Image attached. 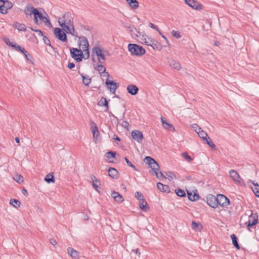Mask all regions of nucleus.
Returning a JSON list of instances; mask_svg holds the SVG:
<instances>
[{
  "label": "nucleus",
  "instance_id": "nucleus-37",
  "mask_svg": "<svg viewBox=\"0 0 259 259\" xmlns=\"http://www.w3.org/2000/svg\"><path fill=\"white\" fill-rule=\"evenodd\" d=\"M10 204L14 207L18 208L20 207L21 202L17 199H12L10 200Z\"/></svg>",
  "mask_w": 259,
  "mask_h": 259
},
{
  "label": "nucleus",
  "instance_id": "nucleus-47",
  "mask_svg": "<svg viewBox=\"0 0 259 259\" xmlns=\"http://www.w3.org/2000/svg\"><path fill=\"white\" fill-rule=\"evenodd\" d=\"M4 6H5L7 10L8 11V10L11 9L13 7V4L12 2L10 1H7V2H5L3 3Z\"/></svg>",
  "mask_w": 259,
  "mask_h": 259
},
{
  "label": "nucleus",
  "instance_id": "nucleus-2",
  "mask_svg": "<svg viewBox=\"0 0 259 259\" xmlns=\"http://www.w3.org/2000/svg\"><path fill=\"white\" fill-rule=\"evenodd\" d=\"M128 50L132 55L141 56L145 53V50L142 46L135 44H129Z\"/></svg>",
  "mask_w": 259,
  "mask_h": 259
},
{
  "label": "nucleus",
  "instance_id": "nucleus-16",
  "mask_svg": "<svg viewBox=\"0 0 259 259\" xmlns=\"http://www.w3.org/2000/svg\"><path fill=\"white\" fill-rule=\"evenodd\" d=\"M36 17L39 19L41 22H44L47 26H52V24L50 20L45 16H44L42 14L38 11L37 10L36 14L35 15Z\"/></svg>",
  "mask_w": 259,
  "mask_h": 259
},
{
  "label": "nucleus",
  "instance_id": "nucleus-4",
  "mask_svg": "<svg viewBox=\"0 0 259 259\" xmlns=\"http://www.w3.org/2000/svg\"><path fill=\"white\" fill-rule=\"evenodd\" d=\"M92 53L96 54L98 57V61L100 64H104L106 61V57L102 52V49L98 46L94 47L92 49Z\"/></svg>",
  "mask_w": 259,
  "mask_h": 259
},
{
  "label": "nucleus",
  "instance_id": "nucleus-27",
  "mask_svg": "<svg viewBox=\"0 0 259 259\" xmlns=\"http://www.w3.org/2000/svg\"><path fill=\"white\" fill-rule=\"evenodd\" d=\"M98 105L99 106H105L106 109L105 111L108 110V101L104 97H102L99 102L98 103Z\"/></svg>",
  "mask_w": 259,
  "mask_h": 259
},
{
  "label": "nucleus",
  "instance_id": "nucleus-59",
  "mask_svg": "<svg viewBox=\"0 0 259 259\" xmlns=\"http://www.w3.org/2000/svg\"><path fill=\"white\" fill-rule=\"evenodd\" d=\"M90 179L92 180L94 183H100L99 181L96 178V177L93 175H91L90 176Z\"/></svg>",
  "mask_w": 259,
  "mask_h": 259
},
{
  "label": "nucleus",
  "instance_id": "nucleus-32",
  "mask_svg": "<svg viewBox=\"0 0 259 259\" xmlns=\"http://www.w3.org/2000/svg\"><path fill=\"white\" fill-rule=\"evenodd\" d=\"M231 238L232 239V243L233 244V245L237 249H239L240 248V247L238 244V238L236 236V235H235L234 234H233L231 235Z\"/></svg>",
  "mask_w": 259,
  "mask_h": 259
},
{
  "label": "nucleus",
  "instance_id": "nucleus-52",
  "mask_svg": "<svg viewBox=\"0 0 259 259\" xmlns=\"http://www.w3.org/2000/svg\"><path fill=\"white\" fill-rule=\"evenodd\" d=\"M171 34L174 37L177 38L181 37L180 33L178 31L172 30L171 32Z\"/></svg>",
  "mask_w": 259,
  "mask_h": 259
},
{
  "label": "nucleus",
  "instance_id": "nucleus-62",
  "mask_svg": "<svg viewBox=\"0 0 259 259\" xmlns=\"http://www.w3.org/2000/svg\"><path fill=\"white\" fill-rule=\"evenodd\" d=\"M30 29L33 31H35L36 32H37L38 33V34L40 36H44V34H43V32L40 30H37V29H33L32 28L30 27Z\"/></svg>",
  "mask_w": 259,
  "mask_h": 259
},
{
  "label": "nucleus",
  "instance_id": "nucleus-44",
  "mask_svg": "<svg viewBox=\"0 0 259 259\" xmlns=\"http://www.w3.org/2000/svg\"><path fill=\"white\" fill-rule=\"evenodd\" d=\"M124 159L127 163V164L133 168L134 170L136 171H138V169L136 167V166L132 163V162L128 159L126 157H124Z\"/></svg>",
  "mask_w": 259,
  "mask_h": 259
},
{
  "label": "nucleus",
  "instance_id": "nucleus-42",
  "mask_svg": "<svg viewBox=\"0 0 259 259\" xmlns=\"http://www.w3.org/2000/svg\"><path fill=\"white\" fill-rule=\"evenodd\" d=\"M14 180L16 181L18 183L21 184L24 181L23 177L21 175H17L14 178Z\"/></svg>",
  "mask_w": 259,
  "mask_h": 259
},
{
  "label": "nucleus",
  "instance_id": "nucleus-15",
  "mask_svg": "<svg viewBox=\"0 0 259 259\" xmlns=\"http://www.w3.org/2000/svg\"><path fill=\"white\" fill-rule=\"evenodd\" d=\"M103 64H98L96 66L94 67L95 69H97L101 75L106 76L108 78L109 77V74L108 72H106V68L103 65Z\"/></svg>",
  "mask_w": 259,
  "mask_h": 259
},
{
  "label": "nucleus",
  "instance_id": "nucleus-64",
  "mask_svg": "<svg viewBox=\"0 0 259 259\" xmlns=\"http://www.w3.org/2000/svg\"><path fill=\"white\" fill-rule=\"evenodd\" d=\"M50 242L53 245H56L57 244V241L55 239L51 238L50 239Z\"/></svg>",
  "mask_w": 259,
  "mask_h": 259
},
{
  "label": "nucleus",
  "instance_id": "nucleus-19",
  "mask_svg": "<svg viewBox=\"0 0 259 259\" xmlns=\"http://www.w3.org/2000/svg\"><path fill=\"white\" fill-rule=\"evenodd\" d=\"M91 130L93 135V137L95 138H97L99 135V132L97 125L95 122L92 120H90Z\"/></svg>",
  "mask_w": 259,
  "mask_h": 259
},
{
  "label": "nucleus",
  "instance_id": "nucleus-20",
  "mask_svg": "<svg viewBox=\"0 0 259 259\" xmlns=\"http://www.w3.org/2000/svg\"><path fill=\"white\" fill-rule=\"evenodd\" d=\"M127 91L128 93L134 96L138 94L139 88L136 85L130 84L127 86Z\"/></svg>",
  "mask_w": 259,
  "mask_h": 259
},
{
  "label": "nucleus",
  "instance_id": "nucleus-43",
  "mask_svg": "<svg viewBox=\"0 0 259 259\" xmlns=\"http://www.w3.org/2000/svg\"><path fill=\"white\" fill-rule=\"evenodd\" d=\"M116 154V152L112 151H108L107 153H106V156L109 159L114 158H115Z\"/></svg>",
  "mask_w": 259,
  "mask_h": 259
},
{
  "label": "nucleus",
  "instance_id": "nucleus-34",
  "mask_svg": "<svg viewBox=\"0 0 259 259\" xmlns=\"http://www.w3.org/2000/svg\"><path fill=\"white\" fill-rule=\"evenodd\" d=\"M169 64L171 67H172L173 68L177 69L178 70H180L181 68L180 64L179 62H178L175 60L170 61L169 62Z\"/></svg>",
  "mask_w": 259,
  "mask_h": 259
},
{
  "label": "nucleus",
  "instance_id": "nucleus-1",
  "mask_svg": "<svg viewBox=\"0 0 259 259\" xmlns=\"http://www.w3.org/2000/svg\"><path fill=\"white\" fill-rule=\"evenodd\" d=\"M58 23L63 29L72 26L73 24V18L71 16V13L66 12L61 17H59Z\"/></svg>",
  "mask_w": 259,
  "mask_h": 259
},
{
  "label": "nucleus",
  "instance_id": "nucleus-10",
  "mask_svg": "<svg viewBox=\"0 0 259 259\" xmlns=\"http://www.w3.org/2000/svg\"><path fill=\"white\" fill-rule=\"evenodd\" d=\"M185 3L193 9L196 10L202 9V6L196 0H185Z\"/></svg>",
  "mask_w": 259,
  "mask_h": 259
},
{
  "label": "nucleus",
  "instance_id": "nucleus-11",
  "mask_svg": "<svg viewBox=\"0 0 259 259\" xmlns=\"http://www.w3.org/2000/svg\"><path fill=\"white\" fill-rule=\"evenodd\" d=\"M148 42L149 44H148V46L152 47L154 50L160 51L162 49V46L161 44L151 37L148 38Z\"/></svg>",
  "mask_w": 259,
  "mask_h": 259
},
{
  "label": "nucleus",
  "instance_id": "nucleus-3",
  "mask_svg": "<svg viewBox=\"0 0 259 259\" xmlns=\"http://www.w3.org/2000/svg\"><path fill=\"white\" fill-rule=\"evenodd\" d=\"M70 51L71 56L72 58H73L78 62H80L82 61L84 56L82 51L81 49L72 48H70Z\"/></svg>",
  "mask_w": 259,
  "mask_h": 259
},
{
  "label": "nucleus",
  "instance_id": "nucleus-46",
  "mask_svg": "<svg viewBox=\"0 0 259 259\" xmlns=\"http://www.w3.org/2000/svg\"><path fill=\"white\" fill-rule=\"evenodd\" d=\"M182 156L187 160L188 162H191L193 159L190 156H189L187 152H183L182 154Z\"/></svg>",
  "mask_w": 259,
  "mask_h": 259
},
{
  "label": "nucleus",
  "instance_id": "nucleus-13",
  "mask_svg": "<svg viewBox=\"0 0 259 259\" xmlns=\"http://www.w3.org/2000/svg\"><path fill=\"white\" fill-rule=\"evenodd\" d=\"M37 11V9L34 8L32 5L28 4L25 8L24 13L27 17L28 16L31 17L32 15L34 16Z\"/></svg>",
  "mask_w": 259,
  "mask_h": 259
},
{
  "label": "nucleus",
  "instance_id": "nucleus-17",
  "mask_svg": "<svg viewBox=\"0 0 259 259\" xmlns=\"http://www.w3.org/2000/svg\"><path fill=\"white\" fill-rule=\"evenodd\" d=\"M229 174L230 177L236 183L240 184L241 183L240 180L241 179L236 171L231 169L230 170Z\"/></svg>",
  "mask_w": 259,
  "mask_h": 259
},
{
  "label": "nucleus",
  "instance_id": "nucleus-63",
  "mask_svg": "<svg viewBox=\"0 0 259 259\" xmlns=\"http://www.w3.org/2000/svg\"><path fill=\"white\" fill-rule=\"evenodd\" d=\"M74 67H75V64L73 63L69 62V63L68 64V67L70 69H73Z\"/></svg>",
  "mask_w": 259,
  "mask_h": 259
},
{
  "label": "nucleus",
  "instance_id": "nucleus-45",
  "mask_svg": "<svg viewBox=\"0 0 259 259\" xmlns=\"http://www.w3.org/2000/svg\"><path fill=\"white\" fill-rule=\"evenodd\" d=\"M135 197L139 200L140 201L144 198L143 194L139 191H137L135 193Z\"/></svg>",
  "mask_w": 259,
  "mask_h": 259
},
{
  "label": "nucleus",
  "instance_id": "nucleus-23",
  "mask_svg": "<svg viewBox=\"0 0 259 259\" xmlns=\"http://www.w3.org/2000/svg\"><path fill=\"white\" fill-rule=\"evenodd\" d=\"M109 176L112 179L118 178V171L114 168L110 167L108 170Z\"/></svg>",
  "mask_w": 259,
  "mask_h": 259
},
{
  "label": "nucleus",
  "instance_id": "nucleus-53",
  "mask_svg": "<svg viewBox=\"0 0 259 259\" xmlns=\"http://www.w3.org/2000/svg\"><path fill=\"white\" fill-rule=\"evenodd\" d=\"M123 27L126 29L127 31L130 32L132 31L131 25L127 23H122Z\"/></svg>",
  "mask_w": 259,
  "mask_h": 259
},
{
  "label": "nucleus",
  "instance_id": "nucleus-48",
  "mask_svg": "<svg viewBox=\"0 0 259 259\" xmlns=\"http://www.w3.org/2000/svg\"><path fill=\"white\" fill-rule=\"evenodd\" d=\"M162 126L166 129H168V127H171L173 128V131H175V127L172 124L167 123L166 122H162Z\"/></svg>",
  "mask_w": 259,
  "mask_h": 259
},
{
  "label": "nucleus",
  "instance_id": "nucleus-58",
  "mask_svg": "<svg viewBox=\"0 0 259 259\" xmlns=\"http://www.w3.org/2000/svg\"><path fill=\"white\" fill-rule=\"evenodd\" d=\"M192 128H193L195 131L197 133L198 132L201 130V128L199 127L197 124H194L192 125Z\"/></svg>",
  "mask_w": 259,
  "mask_h": 259
},
{
  "label": "nucleus",
  "instance_id": "nucleus-61",
  "mask_svg": "<svg viewBox=\"0 0 259 259\" xmlns=\"http://www.w3.org/2000/svg\"><path fill=\"white\" fill-rule=\"evenodd\" d=\"M25 57L26 59H27V60L32 62V61L33 59L32 57H31V56L28 53H27V54L25 56Z\"/></svg>",
  "mask_w": 259,
  "mask_h": 259
},
{
  "label": "nucleus",
  "instance_id": "nucleus-24",
  "mask_svg": "<svg viewBox=\"0 0 259 259\" xmlns=\"http://www.w3.org/2000/svg\"><path fill=\"white\" fill-rule=\"evenodd\" d=\"M63 30L66 32V33L70 34L72 36L77 37L78 34L77 32L75 30L74 25H72V26H70L68 27L67 28H65V29H63Z\"/></svg>",
  "mask_w": 259,
  "mask_h": 259
},
{
  "label": "nucleus",
  "instance_id": "nucleus-54",
  "mask_svg": "<svg viewBox=\"0 0 259 259\" xmlns=\"http://www.w3.org/2000/svg\"><path fill=\"white\" fill-rule=\"evenodd\" d=\"M43 39H44V43L45 44L49 45V46H51L52 48H53V47L51 46L50 40L47 38V37L46 36H44V35L43 36Z\"/></svg>",
  "mask_w": 259,
  "mask_h": 259
},
{
  "label": "nucleus",
  "instance_id": "nucleus-8",
  "mask_svg": "<svg viewBox=\"0 0 259 259\" xmlns=\"http://www.w3.org/2000/svg\"><path fill=\"white\" fill-rule=\"evenodd\" d=\"M217 196L215 197L212 194H208L206 197L207 204L213 208L218 207V200Z\"/></svg>",
  "mask_w": 259,
  "mask_h": 259
},
{
  "label": "nucleus",
  "instance_id": "nucleus-31",
  "mask_svg": "<svg viewBox=\"0 0 259 259\" xmlns=\"http://www.w3.org/2000/svg\"><path fill=\"white\" fill-rule=\"evenodd\" d=\"M131 8L136 9L139 7V3L137 0H126Z\"/></svg>",
  "mask_w": 259,
  "mask_h": 259
},
{
  "label": "nucleus",
  "instance_id": "nucleus-29",
  "mask_svg": "<svg viewBox=\"0 0 259 259\" xmlns=\"http://www.w3.org/2000/svg\"><path fill=\"white\" fill-rule=\"evenodd\" d=\"M187 195L188 199L192 201H196L199 198V195L196 193H194V194H192L191 192L187 191Z\"/></svg>",
  "mask_w": 259,
  "mask_h": 259
},
{
  "label": "nucleus",
  "instance_id": "nucleus-18",
  "mask_svg": "<svg viewBox=\"0 0 259 259\" xmlns=\"http://www.w3.org/2000/svg\"><path fill=\"white\" fill-rule=\"evenodd\" d=\"M105 83L107 85H109V89L111 91H113V93H114L116 90L119 86V84L115 82L113 80H109L108 78L106 80Z\"/></svg>",
  "mask_w": 259,
  "mask_h": 259
},
{
  "label": "nucleus",
  "instance_id": "nucleus-35",
  "mask_svg": "<svg viewBox=\"0 0 259 259\" xmlns=\"http://www.w3.org/2000/svg\"><path fill=\"white\" fill-rule=\"evenodd\" d=\"M4 41L8 46L12 47L14 50L16 49L17 45H18L16 43H14L13 42H11L10 40L8 38H4Z\"/></svg>",
  "mask_w": 259,
  "mask_h": 259
},
{
  "label": "nucleus",
  "instance_id": "nucleus-26",
  "mask_svg": "<svg viewBox=\"0 0 259 259\" xmlns=\"http://www.w3.org/2000/svg\"><path fill=\"white\" fill-rule=\"evenodd\" d=\"M139 203L140 208L143 211H146L149 208L147 202L146 201V200L144 198L142 200L139 201Z\"/></svg>",
  "mask_w": 259,
  "mask_h": 259
},
{
  "label": "nucleus",
  "instance_id": "nucleus-7",
  "mask_svg": "<svg viewBox=\"0 0 259 259\" xmlns=\"http://www.w3.org/2000/svg\"><path fill=\"white\" fill-rule=\"evenodd\" d=\"M258 223V215L256 214L251 213L248 217V221L245 224L248 229L250 230V228L255 226Z\"/></svg>",
  "mask_w": 259,
  "mask_h": 259
},
{
  "label": "nucleus",
  "instance_id": "nucleus-9",
  "mask_svg": "<svg viewBox=\"0 0 259 259\" xmlns=\"http://www.w3.org/2000/svg\"><path fill=\"white\" fill-rule=\"evenodd\" d=\"M218 206L227 207L230 204V200L223 194L217 195Z\"/></svg>",
  "mask_w": 259,
  "mask_h": 259
},
{
  "label": "nucleus",
  "instance_id": "nucleus-28",
  "mask_svg": "<svg viewBox=\"0 0 259 259\" xmlns=\"http://www.w3.org/2000/svg\"><path fill=\"white\" fill-rule=\"evenodd\" d=\"M253 186H251V188L254 192L255 196L259 197V185L257 183H255L254 181L252 182Z\"/></svg>",
  "mask_w": 259,
  "mask_h": 259
},
{
  "label": "nucleus",
  "instance_id": "nucleus-41",
  "mask_svg": "<svg viewBox=\"0 0 259 259\" xmlns=\"http://www.w3.org/2000/svg\"><path fill=\"white\" fill-rule=\"evenodd\" d=\"M15 50L18 52H21L24 54V56H25L27 54V53H28L27 51L24 48L21 47L20 46L18 45H17V47Z\"/></svg>",
  "mask_w": 259,
  "mask_h": 259
},
{
  "label": "nucleus",
  "instance_id": "nucleus-30",
  "mask_svg": "<svg viewBox=\"0 0 259 259\" xmlns=\"http://www.w3.org/2000/svg\"><path fill=\"white\" fill-rule=\"evenodd\" d=\"M45 181L48 184L54 183L55 179L53 174L52 173L48 174L45 178Z\"/></svg>",
  "mask_w": 259,
  "mask_h": 259
},
{
  "label": "nucleus",
  "instance_id": "nucleus-51",
  "mask_svg": "<svg viewBox=\"0 0 259 259\" xmlns=\"http://www.w3.org/2000/svg\"><path fill=\"white\" fill-rule=\"evenodd\" d=\"M165 174L168 177V179L170 181L172 180L174 177L176 178L175 175L171 171H167Z\"/></svg>",
  "mask_w": 259,
  "mask_h": 259
},
{
  "label": "nucleus",
  "instance_id": "nucleus-5",
  "mask_svg": "<svg viewBox=\"0 0 259 259\" xmlns=\"http://www.w3.org/2000/svg\"><path fill=\"white\" fill-rule=\"evenodd\" d=\"M54 33L56 37L59 40L65 42L67 41V37L65 32L62 28L56 27L54 29Z\"/></svg>",
  "mask_w": 259,
  "mask_h": 259
},
{
  "label": "nucleus",
  "instance_id": "nucleus-60",
  "mask_svg": "<svg viewBox=\"0 0 259 259\" xmlns=\"http://www.w3.org/2000/svg\"><path fill=\"white\" fill-rule=\"evenodd\" d=\"M121 125L125 128H126L127 130L128 129V126H130V124L128 122L123 121Z\"/></svg>",
  "mask_w": 259,
  "mask_h": 259
},
{
  "label": "nucleus",
  "instance_id": "nucleus-36",
  "mask_svg": "<svg viewBox=\"0 0 259 259\" xmlns=\"http://www.w3.org/2000/svg\"><path fill=\"white\" fill-rule=\"evenodd\" d=\"M15 27L19 31H26V27L25 24L16 22Z\"/></svg>",
  "mask_w": 259,
  "mask_h": 259
},
{
  "label": "nucleus",
  "instance_id": "nucleus-56",
  "mask_svg": "<svg viewBox=\"0 0 259 259\" xmlns=\"http://www.w3.org/2000/svg\"><path fill=\"white\" fill-rule=\"evenodd\" d=\"M82 52H84V54H85V55L86 56V57L84 58V59H88L90 57V51H89V48L88 49H83V50H82Z\"/></svg>",
  "mask_w": 259,
  "mask_h": 259
},
{
  "label": "nucleus",
  "instance_id": "nucleus-22",
  "mask_svg": "<svg viewBox=\"0 0 259 259\" xmlns=\"http://www.w3.org/2000/svg\"><path fill=\"white\" fill-rule=\"evenodd\" d=\"M157 187L161 192L167 193L170 192V188L169 186L168 185H164L161 183H157Z\"/></svg>",
  "mask_w": 259,
  "mask_h": 259
},
{
  "label": "nucleus",
  "instance_id": "nucleus-25",
  "mask_svg": "<svg viewBox=\"0 0 259 259\" xmlns=\"http://www.w3.org/2000/svg\"><path fill=\"white\" fill-rule=\"evenodd\" d=\"M68 254L73 258L77 259L79 257V252L71 247L67 248Z\"/></svg>",
  "mask_w": 259,
  "mask_h": 259
},
{
  "label": "nucleus",
  "instance_id": "nucleus-39",
  "mask_svg": "<svg viewBox=\"0 0 259 259\" xmlns=\"http://www.w3.org/2000/svg\"><path fill=\"white\" fill-rule=\"evenodd\" d=\"M175 192L177 196L181 197H186V193L185 191L181 189H177L175 190Z\"/></svg>",
  "mask_w": 259,
  "mask_h": 259
},
{
  "label": "nucleus",
  "instance_id": "nucleus-14",
  "mask_svg": "<svg viewBox=\"0 0 259 259\" xmlns=\"http://www.w3.org/2000/svg\"><path fill=\"white\" fill-rule=\"evenodd\" d=\"M78 38V45L79 47H81L82 50H83V49H88L89 44L87 38L83 36H79Z\"/></svg>",
  "mask_w": 259,
  "mask_h": 259
},
{
  "label": "nucleus",
  "instance_id": "nucleus-49",
  "mask_svg": "<svg viewBox=\"0 0 259 259\" xmlns=\"http://www.w3.org/2000/svg\"><path fill=\"white\" fill-rule=\"evenodd\" d=\"M8 13L5 6L3 4L0 5V13L2 14H7Z\"/></svg>",
  "mask_w": 259,
  "mask_h": 259
},
{
  "label": "nucleus",
  "instance_id": "nucleus-21",
  "mask_svg": "<svg viewBox=\"0 0 259 259\" xmlns=\"http://www.w3.org/2000/svg\"><path fill=\"white\" fill-rule=\"evenodd\" d=\"M111 196L114 200L117 202L120 203L124 201L123 196L117 192L113 191L111 194Z\"/></svg>",
  "mask_w": 259,
  "mask_h": 259
},
{
  "label": "nucleus",
  "instance_id": "nucleus-55",
  "mask_svg": "<svg viewBox=\"0 0 259 259\" xmlns=\"http://www.w3.org/2000/svg\"><path fill=\"white\" fill-rule=\"evenodd\" d=\"M199 224L194 222V221H192V228L193 229L195 230H198V226H199Z\"/></svg>",
  "mask_w": 259,
  "mask_h": 259
},
{
  "label": "nucleus",
  "instance_id": "nucleus-12",
  "mask_svg": "<svg viewBox=\"0 0 259 259\" xmlns=\"http://www.w3.org/2000/svg\"><path fill=\"white\" fill-rule=\"evenodd\" d=\"M131 135L133 139L138 143H141L144 138L142 132L139 130H133Z\"/></svg>",
  "mask_w": 259,
  "mask_h": 259
},
{
  "label": "nucleus",
  "instance_id": "nucleus-38",
  "mask_svg": "<svg viewBox=\"0 0 259 259\" xmlns=\"http://www.w3.org/2000/svg\"><path fill=\"white\" fill-rule=\"evenodd\" d=\"M197 134L199 137L202 139L203 140L208 137L207 134L205 132L202 130V129L200 131L198 132Z\"/></svg>",
  "mask_w": 259,
  "mask_h": 259
},
{
  "label": "nucleus",
  "instance_id": "nucleus-57",
  "mask_svg": "<svg viewBox=\"0 0 259 259\" xmlns=\"http://www.w3.org/2000/svg\"><path fill=\"white\" fill-rule=\"evenodd\" d=\"M149 26L151 28L157 30L158 32H159L160 30L158 28V27L155 25H154L152 23H149L148 24Z\"/></svg>",
  "mask_w": 259,
  "mask_h": 259
},
{
  "label": "nucleus",
  "instance_id": "nucleus-6",
  "mask_svg": "<svg viewBox=\"0 0 259 259\" xmlns=\"http://www.w3.org/2000/svg\"><path fill=\"white\" fill-rule=\"evenodd\" d=\"M144 161L149 165L154 172L159 170V165L154 158L150 156H146L144 159Z\"/></svg>",
  "mask_w": 259,
  "mask_h": 259
},
{
  "label": "nucleus",
  "instance_id": "nucleus-40",
  "mask_svg": "<svg viewBox=\"0 0 259 259\" xmlns=\"http://www.w3.org/2000/svg\"><path fill=\"white\" fill-rule=\"evenodd\" d=\"M204 141L206 142V143L212 149H215V145L213 143L211 140L210 139L209 137L206 138Z\"/></svg>",
  "mask_w": 259,
  "mask_h": 259
},
{
  "label": "nucleus",
  "instance_id": "nucleus-50",
  "mask_svg": "<svg viewBox=\"0 0 259 259\" xmlns=\"http://www.w3.org/2000/svg\"><path fill=\"white\" fill-rule=\"evenodd\" d=\"M155 175L157 177V178L159 179V180H161L162 179H164L165 178V177L164 176V175L163 174V173L159 170V171H156V172H155Z\"/></svg>",
  "mask_w": 259,
  "mask_h": 259
},
{
  "label": "nucleus",
  "instance_id": "nucleus-33",
  "mask_svg": "<svg viewBox=\"0 0 259 259\" xmlns=\"http://www.w3.org/2000/svg\"><path fill=\"white\" fill-rule=\"evenodd\" d=\"M78 73L81 75L82 78L83 83L85 85L88 86L91 83V78H90L89 76H85L83 74H80L79 71Z\"/></svg>",
  "mask_w": 259,
  "mask_h": 259
}]
</instances>
